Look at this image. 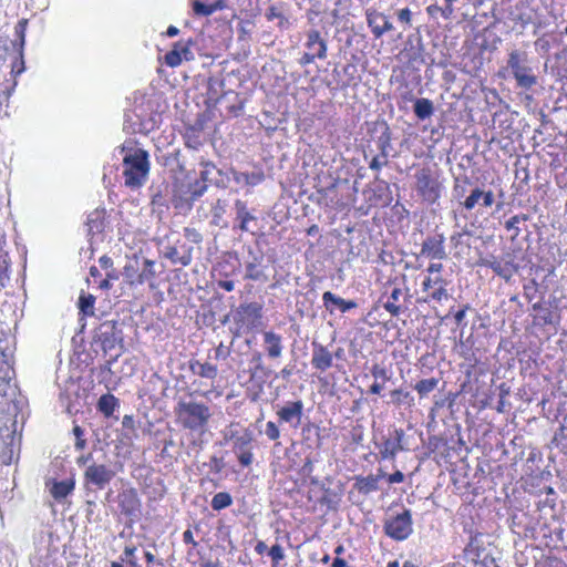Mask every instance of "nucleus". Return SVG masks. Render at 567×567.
<instances>
[{
  "mask_svg": "<svg viewBox=\"0 0 567 567\" xmlns=\"http://www.w3.org/2000/svg\"><path fill=\"white\" fill-rule=\"evenodd\" d=\"M383 528L385 535L396 542L408 539L413 533L411 511L405 508L401 513L389 514L384 519Z\"/></svg>",
  "mask_w": 567,
  "mask_h": 567,
  "instance_id": "6",
  "label": "nucleus"
},
{
  "mask_svg": "<svg viewBox=\"0 0 567 567\" xmlns=\"http://www.w3.org/2000/svg\"><path fill=\"white\" fill-rule=\"evenodd\" d=\"M323 306L329 312H333V309L330 308V305L337 307L342 313L348 312L351 309L358 307L357 302L353 300H346L331 291H326L322 295Z\"/></svg>",
  "mask_w": 567,
  "mask_h": 567,
  "instance_id": "22",
  "label": "nucleus"
},
{
  "mask_svg": "<svg viewBox=\"0 0 567 567\" xmlns=\"http://www.w3.org/2000/svg\"><path fill=\"white\" fill-rule=\"evenodd\" d=\"M371 374L375 380L381 379L382 381H390L391 379V375L389 374L388 370L379 364H374L372 367Z\"/></svg>",
  "mask_w": 567,
  "mask_h": 567,
  "instance_id": "50",
  "label": "nucleus"
},
{
  "mask_svg": "<svg viewBox=\"0 0 567 567\" xmlns=\"http://www.w3.org/2000/svg\"><path fill=\"white\" fill-rule=\"evenodd\" d=\"M27 24H28V21L25 19H22L14 27V33L17 37V40H14V41L17 42L18 49L21 51L22 54H23V47H24V42H25Z\"/></svg>",
  "mask_w": 567,
  "mask_h": 567,
  "instance_id": "43",
  "label": "nucleus"
},
{
  "mask_svg": "<svg viewBox=\"0 0 567 567\" xmlns=\"http://www.w3.org/2000/svg\"><path fill=\"white\" fill-rule=\"evenodd\" d=\"M95 338L101 343L104 352L111 351L117 342L122 341V330L118 328V322L114 320L104 321L97 328Z\"/></svg>",
  "mask_w": 567,
  "mask_h": 567,
  "instance_id": "9",
  "label": "nucleus"
},
{
  "mask_svg": "<svg viewBox=\"0 0 567 567\" xmlns=\"http://www.w3.org/2000/svg\"><path fill=\"white\" fill-rule=\"evenodd\" d=\"M189 370L193 374L209 380H214L218 374L216 365L208 362H200L199 360H190Z\"/></svg>",
  "mask_w": 567,
  "mask_h": 567,
  "instance_id": "23",
  "label": "nucleus"
},
{
  "mask_svg": "<svg viewBox=\"0 0 567 567\" xmlns=\"http://www.w3.org/2000/svg\"><path fill=\"white\" fill-rule=\"evenodd\" d=\"M249 255L251 256V260L246 262L245 279L255 281L266 279L265 272L260 268L262 256H257L251 250H249Z\"/></svg>",
  "mask_w": 567,
  "mask_h": 567,
  "instance_id": "24",
  "label": "nucleus"
},
{
  "mask_svg": "<svg viewBox=\"0 0 567 567\" xmlns=\"http://www.w3.org/2000/svg\"><path fill=\"white\" fill-rule=\"evenodd\" d=\"M268 554L271 557L274 565H277L280 560L285 558L284 549L279 544L272 545Z\"/></svg>",
  "mask_w": 567,
  "mask_h": 567,
  "instance_id": "52",
  "label": "nucleus"
},
{
  "mask_svg": "<svg viewBox=\"0 0 567 567\" xmlns=\"http://www.w3.org/2000/svg\"><path fill=\"white\" fill-rule=\"evenodd\" d=\"M234 179L236 183H244L248 186H257L265 179V174L261 169L254 172H234Z\"/></svg>",
  "mask_w": 567,
  "mask_h": 567,
  "instance_id": "29",
  "label": "nucleus"
},
{
  "mask_svg": "<svg viewBox=\"0 0 567 567\" xmlns=\"http://www.w3.org/2000/svg\"><path fill=\"white\" fill-rule=\"evenodd\" d=\"M539 290V284L535 279L524 285V296L530 301L535 298Z\"/></svg>",
  "mask_w": 567,
  "mask_h": 567,
  "instance_id": "49",
  "label": "nucleus"
},
{
  "mask_svg": "<svg viewBox=\"0 0 567 567\" xmlns=\"http://www.w3.org/2000/svg\"><path fill=\"white\" fill-rule=\"evenodd\" d=\"M227 209V202L218 198L212 206V224L219 228H228V221L224 218Z\"/></svg>",
  "mask_w": 567,
  "mask_h": 567,
  "instance_id": "28",
  "label": "nucleus"
},
{
  "mask_svg": "<svg viewBox=\"0 0 567 567\" xmlns=\"http://www.w3.org/2000/svg\"><path fill=\"white\" fill-rule=\"evenodd\" d=\"M365 19L368 27L371 29L375 39H380L384 33L393 30V24L390 18L383 12L374 9H368L365 11Z\"/></svg>",
  "mask_w": 567,
  "mask_h": 567,
  "instance_id": "12",
  "label": "nucleus"
},
{
  "mask_svg": "<svg viewBox=\"0 0 567 567\" xmlns=\"http://www.w3.org/2000/svg\"><path fill=\"white\" fill-rule=\"evenodd\" d=\"M237 313L249 322L255 323L262 317V305L258 302L243 303L238 307Z\"/></svg>",
  "mask_w": 567,
  "mask_h": 567,
  "instance_id": "26",
  "label": "nucleus"
},
{
  "mask_svg": "<svg viewBox=\"0 0 567 567\" xmlns=\"http://www.w3.org/2000/svg\"><path fill=\"white\" fill-rule=\"evenodd\" d=\"M508 259L504 262L497 260L495 257L486 258L481 260V265L491 268L497 276L503 278L505 281H509L515 272L518 271V265L514 262V259L508 255Z\"/></svg>",
  "mask_w": 567,
  "mask_h": 567,
  "instance_id": "13",
  "label": "nucleus"
},
{
  "mask_svg": "<svg viewBox=\"0 0 567 567\" xmlns=\"http://www.w3.org/2000/svg\"><path fill=\"white\" fill-rule=\"evenodd\" d=\"M74 488V483L72 481H60L54 482L50 492L54 499L61 501L65 498Z\"/></svg>",
  "mask_w": 567,
  "mask_h": 567,
  "instance_id": "35",
  "label": "nucleus"
},
{
  "mask_svg": "<svg viewBox=\"0 0 567 567\" xmlns=\"http://www.w3.org/2000/svg\"><path fill=\"white\" fill-rule=\"evenodd\" d=\"M234 209L236 213V220L238 221V228L241 231H250V223L256 221L257 218L248 210L247 203L241 199H236L234 203Z\"/></svg>",
  "mask_w": 567,
  "mask_h": 567,
  "instance_id": "21",
  "label": "nucleus"
},
{
  "mask_svg": "<svg viewBox=\"0 0 567 567\" xmlns=\"http://www.w3.org/2000/svg\"><path fill=\"white\" fill-rule=\"evenodd\" d=\"M444 243L445 237L443 234L427 237L422 244L421 255L430 259H445L447 255L445 251Z\"/></svg>",
  "mask_w": 567,
  "mask_h": 567,
  "instance_id": "14",
  "label": "nucleus"
},
{
  "mask_svg": "<svg viewBox=\"0 0 567 567\" xmlns=\"http://www.w3.org/2000/svg\"><path fill=\"white\" fill-rule=\"evenodd\" d=\"M441 285H446V280L443 279L440 276H437V277H435L433 279L431 277H427L422 282V287H423L424 291H427V290H430L431 288H433L435 286L440 287Z\"/></svg>",
  "mask_w": 567,
  "mask_h": 567,
  "instance_id": "53",
  "label": "nucleus"
},
{
  "mask_svg": "<svg viewBox=\"0 0 567 567\" xmlns=\"http://www.w3.org/2000/svg\"><path fill=\"white\" fill-rule=\"evenodd\" d=\"M143 270L136 278V284L143 285L144 282L153 279L155 277V270H154V261L150 259H144L143 261Z\"/></svg>",
  "mask_w": 567,
  "mask_h": 567,
  "instance_id": "42",
  "label": "nucleus"
},
{
  "mask_svg": "<svg viewBox=\"0 0 567 567\" xmlns=\"http://www.w3.org/2000/svg\"><path fill=\"white\" fill-rule=\"evenodd\" d=\"M303 402L301 400L287 401L284 405L278 406L276 414L280 423H287L291 427L297 429L301 424L303 416Z\"/></svg>",
  "mask_w": 567,
  "mask_h": 567,
  "instance_id": "10",
  "label": "nucleus"
},
{
  "mask_svg": "<svg viewBox=\"0 0 567 567\" xmlns=\"http://www.w3.org/2000/svg\"><path fill=\"white\" fill-rule=\"evenodd\" d=\"M233 504V498L229 493L219 492L214 495L210 505L214 511H221Z\"/></svg>",
  "mask_w": 567,
  "mask_h": 567,
  "instance_id": "39",
  "label": "nucleus"
},
{
  "mask_svg": "<svg viewBox=\"0 0 567 567\" xmlns=\"http://www.w3.org/2000/svg\"><path fill=\"white\" fill-rule=\"evenodd\" d=\"M73 434L75 436V444H74L75 449L83 450L86 444V441L83 439L84 431L79 425H75L73 427Z\"/></svg>",
  "mask_w": 567,
  "mask_h": 567,
  "instance_id": "55",
  "label": "nucleus"
},
{
  "mask_svg": "<svg viewBox=\"0 0 567 567\" xmlns=\"http://www.w3.org/2000/svg\"><path fill=\"white\" fill-rule=\"evenodd\" d=\"M9 58L13 59L11 71L20 74L24 71L23 54L18 49L17 42L0 34V68Z\"/></svg>",
  "mask_w": 567,
  "mask_h": 567,
  "instance_id": "8",
  "label": "nucleus"
},
{
  "mask_svg": "<svg viewBox=\"0 0 567 567\" xmlns=\"http://www.w3.org/2000/svg\"><path fill=\"white\" fill-rule=\"evenodd\" d=\"M117 406H118V400L110 393L103 394L99 399V402H97L99 411L107 417L113 414V412L115 411V408H117Z\"/></svg>",
  "mask_w": 567,
  "mask_h": 567,
  "instance_id": "33",
  "label": "nucleus"
},
{
  "mask_svg": "<svg viewBox=\"0 0 567 567\" xmlns=\"http://www.w3.org/2000/svg\"><path fill=\"white\" fill-rule=\"evenodd\" d=\"M117 279H118V276L114 271H110L106 274V278L100 282V288L101 289H110L111 280H117Z\"/></svg>",
  "mask_w": 567,
  "mask_h": 567,
  "instance_id": "61",
  "label": "nucleus"
},
{
  "mask_svg": "<svg viewBox=\"0 0 567 567\" xmlns=\"http://www.w3.org/2000/svg\"><path fill=\"white\" fill-rule=\"evenodd\" d=\"M379 454L382 460L394 461L398 452L404 450L403 445H396L391 441V437H385L382 443L378 445Z\"/></svg>",
  "mask_w": 567,
  "mask_h": 567,
  "instance_id": "30",
  "label": "nucleus"
},
{
  "mask_svg": "<svg viewBox=\"0 0 567 567\" xmlns=\"http://www.w3.org/2000/svg\"><path fill=\"white\" fill-rule=\"evenodd\" d=\"M411 17H412V12H411V10L409 8L401 9L398 12V19L402 23L410 24L411 23Z\"/></svg>",
  "mask_w": 567,
  "mask_h": 567,
  "instance_id": "60",
  "label": "nucleus"
},
{
  "mask_svg": "<svg viewBox=\"0 0 567 567\" xmlns=\"http://www.w3.org/2000/svg\"><path fill=\"white\" fill-rule=\"evenodd\" d=\"M246 443L247 442L241 441L240 445L238 446V449H239L238 461H239L240 465H243L244 467L249 466L254 461L252 453L249 450L245 449Z\"/></svg>",
  "mask_w": 567,
  "mask_h": 567,
  "instance_id": "46",
  "label": "nucleus"
},
{
  "mask_svg": "<svg viewBox=\"0 0 567 567\" xmlns=\"http://www.w3.org/2000/svg\"><path fill=\"white\" fill-rule=\"evenodd\" d=\"M449 298V292L445 288V285H441L440 287H437L436 289H434L432 292H431V299L435 300V301H443V300H446Z\"/></svg>",
  "mask_w": 567,
  "mask_h": 567,
  "instance_id": "56",
  "label": "nucleus"
},
{
  "mask_svg": "<svg viewBox=\"0 0 567 567\" xmlns=\"http://www.w3.org/2000/svg\"><path fill=\"white\" fill-rule=\"evenodd\" d=\"M391 396H392V401L398 404V405H401V404H409L411 405L412 402H413V396L411 395L410 392H405L403 391L402 389H395L391 392Z\"/></svg>",
  "mask_w": 567,
  "mask_h": 567,
  "instance_id": "45",
  "label": "nucleus"
},
{
  "mask_svg": "<svg viewBox=\"0 0 567 567\" xmlns=\"http://www.w3.org/2000/svg\"><path fill=\"white\" fill-rule=\"evenodd\" d=\"M177 422L185 430L192 432H204L213 415L210 408L199 401L189 399H179L175 406Z\"/></svg>",
  "mask_w": 567,
  "mask_h": 567,
  "instance_id": "1",
  "label": "nucleus"
},
{
  "mask_svg": "<svg viewBox=\"0 0 567 567\" xmlns=\"http://www.w3.org/2000/svg\"><path fill=\"white\" fill-rule=\"evenodd\" d=\"M528 219V216L527 215H515L513 217H511L506 223H505V228L507 230H513L514 231V235H513V239L516 238L519 234H520V229L518 227V224L520 221H525Z\"/></svg>",
  "mask_w": 567,
  "mask_h": 567,
  "instance_id": "44",
  "label": "nucleus"
},
{
  "mask_svg": "<svg viewBox=\"0 0 567 567\" xmlns=\"http://www.w3.org/2000/svg\"><path fill=\"white\" fill-rule=\"evenodd\" d=\"M230 355V349L226 347L223 342L218 344L215 349V359L216 360H226Z\"/></svg>",
  "mask_w": 567,
  "mask_h": 567,
  "instance_id": "57",
  "label": "nucleus"
},
{
  "mask_svg": "<svg viewBox=\"0 0 567 567\" xmlns=\"http://www.w3.org/2000/svg\"><path fill=\"white\" fill-rule=\"evenodd\" d=\"M415 188L417 194L427 204H435L442 194L443 185L430 168H422L415 173Z\"/></svg>",
  "mask_w": 567,
  "mask_h": 567,
  "instance_id": "7",
  "label": "nucleus"
},
{
  "mask_svg": "<svg viewBox=\"0 0 567 567\" xmlns=\"http://www.w3.org/2000/svg\"><path fill=\"white\" fill-rule=\"evenodd\" d=\"M482 195H483V190H481L480 188L473 189L471 195L464 200L463 206L467 210H472L475 207V205L478 203V200L481 199Z\"/></svg>",
  "mask_w": 567,
  "mask_h": 567,
  "instance_id": "48",
  "label": "nucleus"
},
{
  "mask_svg": "<svg viewBox=\"0 0 567 567\" xmlns=\"http://www.w3.org/2000/svg\"><path fill=\"white\" fill-rule=\"evenodd\" d=\"M193 45L194 41L192 39L176 42L173 49L165 54V63L171 68H175L183 61H193L195 59V54L192 50Z\"/></svg>",
  "mask_w": 567,
  "mask_h": 567,
  "instance_id": "11",
  "label": "nucleus"
},
{
  "mask_svg": "<svg viewBox=\"0 0 567 567\" xmlns=\"http://www.w3.org/2000/svg\"><path fill=\"white\" fill-rule=\"evenodd\" d=\"M208 467L212 472H214L215 474H219L224 467H225V463L223 461L221 457H217L216 455H213L208 462Z\"/></svg>",
  "mask_w": 567,
  "mask_h": 567,
  "instance_id": "54",
  "label": "nucleus"
},
{
  "mask_svg": "<svg viewBox=\"0 0 567 567\" xmlns=\"http://www.w3.org/2000/svg\"><path fill=\"white\" fill-rule=\"evenodd\" d=\"M355 486L361 494L368 495L379 489V476L358 477Z\"/></svg>",
  "mask_w": 567,
  "mask_h": 567,
  "instance_id": "31",
  "label": "nucleus"
},
{
  "mask_svg": "<svg viewBox=\"0 0 567 567\" xmlns=\"http://www.w3.org/2000/svg\"><path fill=\"white\" fill-rule=\"evenodd\" d=\"M150 174L148 153L142 148H133L124 154L123 175L125 185L132 189L142 187Z\"/></svg>",
  "mask_w": 567,
  "mask_h": 567,
  "instance_id": "2",
  "label": "nucleus"
},
{
  "mask_svg": "<svg viewBox=\"0 0 567 567\" xmlns=\"http://www.w3.org/2000/svg\"><path fill=\"white\" fill-rule=\"evenodd\" d=\"M185 236L187 238H189L195 244L200 243L203 239L202 235L198 231H196L195 229H189V228L185 229Z\"/></svg>",
  "mask_w": 567,
  "mask_h": 567,
  "instance_id": "63",
  "label": "nucleus"
},
{
  "mask_svg": "<svg viewBox=\"0 0 567 567\" xmlns=\"http://www.w3.org/2000/svg\"><path fill=\"white\" fill-rule=\"evenodd\" d=\"M118 505L126 516H135L140 511V498L134 488L125 489L118 494Z\"/></svg>",
  "mask_w": 567,
  "mask_h": 567,
  "instance_id": "19",
  "label": "nucleus"
},
{
  "mask_svg": "<svg viewBox=\"0 0 567 567\" xmlns=\"http://www.w3.org/2000/svg\"><path fill=\"white\" fill-rule=\"evenodd\" d=\"M6 241L2 236H0V286H4V281L8 279V267H9V260H8V254L4 251L3 246Z\"/></svg>",
  "mask_w": 567,
  "mask_h": 567,
  "instance_id": "40",
  "label": "nucleus"
},
{
  "mask_svg": "<svg viewBox=\"0 0 567 567\" xmlns=\"http://www.w3.org/2000/svg\"><path fill=\"white\" fill-rule=\"evenodd\" d=\"M207 192V184L204 183L202 179L195 181L194 183L189 184L188 190H187V200L195 202L199 197H202Z\"/></svg>",
  "mask_w": 567,
  "mask_h": 567,
  "instance_id": "37",
  "label": "nucleus"
},
{
  "mask_svg": "<svg viewBox=\"0 0 567 567\" xmlns=\"http://www.w3.org/2000/svg\"><path fill=\"white\" fill-rule=\"evenodd\" d=\"M308 52L312 53L316 59L323 60L327 58V42L320 37L318 30H310L307 33V41L305 43Z\"/></svg>",
  "mask_w": 567,
  "mask_h": 567,
  "instance_id": "20",
  "label": "nucleus"
},
{
  "mask_svg": "<svg viewBox=\"0 0 567 567\" xmlns=\"http://www.w3.org/2000/svg\"><path fill=\"white\" fill-rule=\"evenodd\" d=\"M439 384V380L435 378L423 379L419 381L414 389L417 391L421 398L426 396L430 392H432Z\"/></svg>",
  "mask_w": 567,
  "mask_h": 567,
  "instance_id": "41",
  "label": "nucleus"
},
{
  "mask_svg": "<svg viewBox=\"0 0 567 567\" xmlns=\"http://www.w3.org/2000/svg\"><path fill=\"white\" fill-rule=\"evenodd\" d=\"M404 481V474L401 471H395L394 473L388 475V482L390 484L402 483Z\"/></svg>",
  "mask_w": 567,
  "mask_h": 567,
  "instance_id": "64",
  "label": "nucleus"
},
{
  "mask_svg": "<svg viewBox=\"0 0 567 567\" xmlns=\"http://www.w3.org/2000/svg\"><path fill=\"white\" fill-rule=\"evenodd\" d=\"M265 434L271 441L278 440L280 436L278 425L272 421L267 422L265 427Z\"/></svg>",
  "mask_w": 567,
  "mask_h": 567,
  "instance_id": "51",
  "label": "nucleus"
},
{
  "mask_svg": "<svg viewBox=\"0 0 567 567\" xmlns=\"http://www.w3.org/2000/svg\"><path fill=\"white\" fill-rule=\"evenodd\" d=\"M193 11L196 16L199 17H208L213 14L210 4H205L199 0H194L192 2Z\"/></svg>",
  "mask_w": 567,
  "mask_h": 567,
  "instance_id": "47",
  "label": "nucleus"
},
{
  "mask_svg": "<svg viewBox=\"0 0 567 567\" xmlns=\"http://www.w3.org/2000/svg\"><path fill=\"white\" fill-rule=\"evenodd\" d=\"M373 132L379 133L375 143L382 158H389L390 151L392 150L390 126L385 121H379L373 124Z\"/></svg>",
  "mask_w": 567,
  "mask_h": 567,
  "instance_id": "16",
  "label": "nucleus"
},
{
  "mask_svg": "<svg viewBox=\"0 0 567 567\" xmlns=\"http://www.w3.org/2000/svg\"><path fill=\"white\" fill-rule=\"evenodd\" d=\"M116 472L106 464L92 462L86 465L83 473V486L86 494V503L94 505L97 492L104 489L115 477Z\"/></svg>",
  "mask_w": 567,
  "mask_h": 567,
  "instance_id": "3",
  "label": "nucleus"
},
{
  "mask_svg": "<svg viewBox=\"0 0 567 567\" xmlns=\"http://www.w3.org/2000/svg\"><path fill=\"white\" fill-rule=\"evenodd\" d=\"M14 375H0V399L12 401L16 396L17 386L12 383Z\"/></svg>",
  "mask_w": 567,
  "mask_h": 567,
  "instance_id": "32",
  "label": "nucleus"
},
{
  "mask_svg": "<svg viewBox=\"0 0 567 567\" xmlns=\"http://www.w3.org/2000/svg\"><path fill=\"white\" fill-rule=\"evenodd\" d=\"M504 72H509L515 79L516 85L523 90H530L537 84V76L528 64V54L525 51L512 50L508 53Z\"/></svg>",
  "mask_w": 567,
  "mask_h": 567,
  "instance_id": "4",
  "label": "nucleus"
},
{
  "mask_svg": "<svg viewBox=\"0 0 567 567\" xmlns=\"http://www.w3.org/2000/svg\"><path fill=\"white\" fill-rule=\"evenodd\" d=\"M105 210L104 209H95L87 215L86 226L87 231L91 235H99L105 228L104 220Z\"/></svg>",
  "mask_w": 567,
  "mask_h": 567,
  "instance_id": "25",
  "label": "nucleus"
},
{
  "mask_svg": "<svg viewBox=\"0 0 567 567\" xmlns=\"http://www.w3.org/2000/svg\"><path fill=\"white\" fill-rule=\"evenodd\" d=\"M202 169L199 172V178L206 183L215 185L219 188H226L228 184V178L225 173L217 168L216 165L212 162H203Z\"/></svg>",
  "mask_w": 567,
  "mask_h": 567,
  "instance_id": "15",
  "label": "nucleus"
},
{
  "mask_svg": "<svg viewBox=\"0 0 567 567\" xmlns=\"http://www.w3.org/2000/svg\"><path fill=\"white\" fill-rule=\"evenodd\" d=\"M165 257L173 264H179L182 266H188L192 262L190 250L186 254L179 255L176 247H169L165 254Z\"/></svg>",
  "mask_w": 567,
  "mask_h": 567,
  "instance_id": "36",
  "label": "nucleus"
},
{
  "mask_svg": "<svg viewBox=\"0 0 567 567\" xmlns=\"http://www.w3.org/2000/svg\"><path fill=\"white\" fill-rule=\"evenodd\" d=\"M17 421L7 419L2 426H0V463L9 465L13 462L14 457L20 451V436L17 435Z\"/></svg>",
  "mask_w": 567,
  "mask_h": 567,
  "instance_id": "5",
  "label": "nucleus"
},
{
  "mask_svg": "<svg viewBox=\"0 0 567 567\" xmlns=\"http://www.w3.org/2000/svg\"><path fill=\"white\" fill-rule=\"evenodd\" d=\"M388 164V158H382L381 156V153L379 155H375L370 164H369V167L372 169V171H380L382 166L386 165Z\"/></svg>",
  "mask_w": 567,
  "mask_h": 567,
  "instance_id": "58",
  "label": "nucleus"
},
{
  "mask_svg": "<svg viewBox=\"0 0 567 567\" xmlns=\"http://www.w3.org/2000/svg\"><path fill=\"white\" fill-rule=\"evenodd\" d=\"M94 298L92 296L82 297L80 299V308L84 313L89 312V309H93Z\"/></svg>",
  "mask_w": 567,
  "mask_h": 567,
  "instance_id": "59",
  "label": "nucleus"
},
{
  "mask_svg": "<svg viewBox=\"0 0 567 567\" xmlns=\"http://www.w3.org/2000/svg\"><path fill=\"white\" fill-rule=\"evenodd\" d=\"M311 365L316 370L324 372L333 365V354L328 350L327 347L313 341Z\"/></svg>",
  "mask_w": 567,
  "mask_h": 567,
  "instance_id": "17",
  "label": "nucleus"
},
{
  "mask_svg": "<svg viewBox=\"0 0 567 567\" xmlns=\"http://www.w3.org/2000/svg\"><path fill=\"white\" fill-rule=\"evenodd\" d=\"M413 110L419 120H425L433 114L434 106L431 100L422 97L415 101Z\"/></svg>",
  "mask_w": 567,
  "mask_h": 567,
  "instance_id": "34",
  "label": "nucleus"
},
{
  "mask_svg": "<svg viewBox=\"0 0 567 567\" xmlns=\"http://www.w3.org/2000/svg\"><path fill=\"white\" fill-rule=\"evenodd\" d=\"M402 295V291L400 288H393L389 300L383 305L384 309L391 313V316H399L401 308L395 302L399 300L400 296Z\"/></svg>",
  "mask_w": 567,
  "mask_h": 567,
  "instance_id": "38",
  "label": "nucleus"
},
{
  "mask_svg": "<svg viewBox=\"0 0 567 567\" xmlns=\"http://www.w3.org/2000/svg\"><path fill=\"white\" fill-rule=\"evenodd\" d=\"M12 338L6 336L0 339V375H14L12 367L13 349Z\"/></svg>",
  "mask_w": 567,
  "mask_h": 567,
  "instance_id": "18",
  "label": "nucleus"
},
{
  "mask_svg": "<svg viewBox=\"0 0 567 567\" xmlns=\"http://www.w3.org/2000/svg\"><path fill=\"white\" fill-rule=\"evenodd\" d=\"M264 342L267 346V353L270 358H279L282 352L281 337L272 331L264 333Z\"/></svg>",
  "mask_w": 567,
  "mask_h": 567,
  "instance_id": "27",
  "label": "nucleus"
},
{
  "mask_svg": "<svg viewBox=\"0 0 567 567\" xmlns=\"http://www.w3.org/2000/svg\"><path fill=\"white\" fill-rule=\"evenodd\" d=\"M258 373L261 374V377H268L270 373V370L267 369L262 362H259L255 364L254 370L251 372V378H255Z\"/></svg>",
  "mask_w": 567,
  "mask_h": 567,
  "instance_id": "62",
  "label": "nucleus"
}]
</instances>
